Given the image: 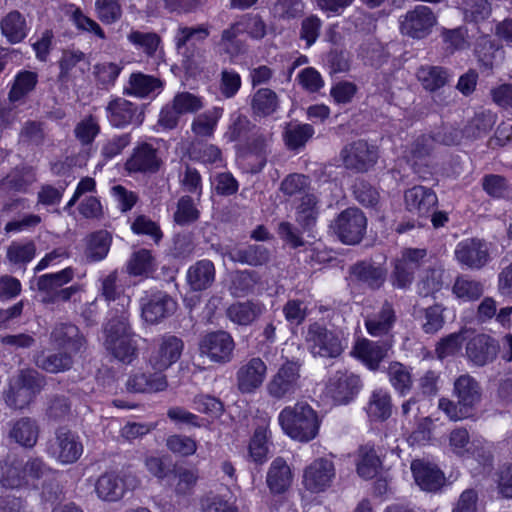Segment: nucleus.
Listing matches in <instances>:
<instances>
[{"label": "nucleus", "mask_w": 512, "mask_h": 512, "mask_svg": "<svg viewBox=\"0 0 512 512\" xmlns=\"http://www.w3.org/2000/svg\"><path fill=\"white\" fill-rule=\"evenodd\" d=\"M305 343L315 357L337 358L344 350L340 338L318 322L311 323L307 327Z\"/></svg>", "instance_id": "423d86ee"}, {"label": "nucleus", "mask_w": 512, "mask_h": 512, "mask_svg": "<svg viewBox=\"0 0 512 512\" xmlns=\"http://www.w3.org/2000/svg\"><path fill=\"white\" fill-rule=\"evenodd\" d=\"M14 379L20 386L36 397L46 384L45 376L32 368L21 369L18 371Z\"/></svg>", "instance_id": "e2e57ef3"}, {"label": "nucleus", "mask_w": 512, "mask_h": 512, "mask_svg": "<svg viewBox=\"0 0 512 512\" xmlns=\"http://www.w3.org/2000/svg\"><path fill=\"white\" fill-rule=\"evenodd\" d=\"M74 277V270L67 267L56 273L44 274L37 279V289L42 295V303L55 304L69 301L75 294L81 290V286L76 284L70 287L63 286Z\"/></svg>", "instance_id": "20e7f679"}, {"label": "nucleus", "mask_w": 512, "mask_h": 512, "mask_svg": "<svg viewBox=\"0 0 512 512\" xmlns=\"http://www.w3.org/2000/svg\"><path fill=\"white\" fill-rule=\"evenodd\" d=\"M83 256L88 263L99 262L106 258L112 244V235L107 230H98L88 234L85 239Z\"/></svg>", "instance_id": "c85d7f7f"}, {"label": "nucleus", "mask_w": 512, "mask_h": 512, "mask_svg": "<svg viewBox=\"0 0 512 512\" xmlns=\"http://www.w3.org/2000/svg\"><path fill=\"white\" fill-rule=\"evenodd\" d=\"M235 342L230 333L218 330L207 333L200 342V351L212 362L226 364L233 359Z\"/></svg>", "instance_id": "9b49d317"}, {"label": "nucleus", "mask_w": 512, "mask_h": 512, "mask_svg": "<svg viewBox=\"0 0 512 512\" xmlns=\"http://www.w3.org/2000/svg\"><path fill=\"white\" fill-rule=\"evenodd\" d=\"M452 291L463 301H476L483 295L484 286L480 281L459 276L455 280Z\"/></svg>", "instance_id": "3c124183"}, {"label": "nucleus", "mask_w": 512, "mask_h": 512, "mask_svg": "<svg viewBox=\"0 0 512 512\" xmlns=\"http://www.w3.org/2000/svg\"><path fill=\"white\" fill-rule=\"evenodd\" d=\"M38 82V75L33 71H21L14 80V83L9 91L8 98L11 102H17L28 93L33 91Z\"/></svg>", "instance_id": "8fccbe9b"}, {"label": "nucleus", "mask_w": 512, "mask_h": 512, "mask_svg": "<svg viewBox=\"0 0 512 512\" xmlns=\"http://www.w3.org/2000/svg\"><path fill=\"white\" fill-rule=\"evenodd\" d=\"M225 255L232 261L251 267L267 265L271 260V251L262 244H249L228 250Z\"/></svg>", "instance_id": "a878e982"}, {"label": "nucleus", "mask_w": 512, "mask_h": 512, "mask_svg": "<svg viewBox=\"0 0 512 512\" xmlns=\"http://www.w3.org/2000/svg\"><path fill=\"white\" fill-rule=\"evenodd\" d=\"M391 385L400 395H406L412 388V377L408 367L400 362H391L388 367Z\"/></svg>", "instance_id": "603ef678"}, {"label": "nucleus", "mask_w": 512, "mask_h": 512, "mask_svg": "<svg viewBox=\"0 0 512 512\" xmlns=\"http://www.w3.org/2000/svg\"><path fill=\"white\" fill-rule=\"evenodd\" d=\"M161 159L157 149L143 142L134 147L132 154L125 163V169L133 173H155L159 170Z\"/></svg>", "instance_id": "5701e85b"}, {"label": "nucleus", "mask_w": 512, "mask_h": 512, "mask_svg": "<svg viewBox=\"0 0 512 512\" xmlns=\"http://www.w3.org/2000/svg\"><path fill=\"white\" fill-rule=\"evenodd\" d=\"M456 260L470 270L482 269L490 260L489 248L484 240L465 239L455 249Z\"/></svg>", "instance_id": "dca6fc26"}, {"label": "nucleus", "mask_w": 512, "mask_h": 512, "mask_svg": "<svg viewBox=\"0 0 512 512\" xmlns=\"http://www.w3.org/2000/svg\"><path fill=\"white\" fill-rule=\"evenodd\" d=\"M267 366L260 357L243 363L236 372V385L242 394L254 393L264 382Z\"/></svg>", "instance_id": "f3484780"}, {"label": "nucleus", "mask_w": 512, "mask_h": 512, "mask_svg": "<svg viewBox=\"0 0 512 512\" xmlns=\"http://www.w3.org/2000/svg\"><path fill=\"white\" fill-rule=\"evenodd\" d=\"M184 342L181 338L165 334L159 340L149 357L153 373L137 371L126 381V389L131 393H156L167 389L168 381L163 371L176 363L183 352Z\"/></svg>", "instance_id": "f257e3e1"}, {"label": "nucleus", "mask_w": 512, "mask_h": 512, "mask_svg": "<svg viewBox=\"0 0 512 512\" xmlns=\"http://www.w3.org/2000/svg\"><path fill=\"white\" fill-rule=\"evenodd\" d=\"M482 189L492 198H506L510 192L507 179L498 174H486L482 178Z\"/></svg>", "instance_id": "774afa93"}, {"label": "nucleus", "mask_w": 512, "mask_h": 512, "mask_svg": "<svg viewBox=\"0 0 512 512\" xmlns=\"http://www.w3.org/2000/svg\"><path fill=\"white\" fill-rule=\"evenodd\" d=\"M352 281L358 286L377 291L387 280L388 270L384 264L372 260L358 261L349 268Z\"/></svg>", "instance_id": "ddd939ff"}, {"label": "nucleus", "mask_w": 512, "mask_h": 512, "mask_svg": "<svg viewBox=\"0 0 512 512\" xmlns=\"http://www.w3.org/2000/svg\"><path fill=\"white\" fill-rule=\"evenodd\" d=\"M177 304L165 292H157L141 299V313L147 323L156 324L171 316Z\"/></svg>", "instance_id": "a211bd4d"}, {"label": "nucleus", "mask_w": 512, "mask_h": 512, "mask_svg": "<svg viewBox=\"0 0 512 512\" xmlns=\"http://www.w3.org/2000/svg\"><path fill=\"white\" fill-rule=\"evenodd\" d=\"M454 395L462 411L469 413L480 403L482 388L480 383L469 374L460 375L454 382Z\"/></svg>", "instance_id": "b1692460"}, {"label": "nucleus", "mask_w": 512, "mask_h": 512, "mask_svg": "<svg viewBox=\"0 0 512 512\" xmlns=\"http://www.w3.org/2000/svg\"><path fill=\"white\" fill-rule=\"evenodd\" d=\"M392 408L391 396L387 391L382 389L373 391L367 408L371 418L385 421L392 415Z\"/></svg>", "instance_id": "c03bdc74"}, {"label": "nucleus", "mask_w": 512, "mask_h": 512, "mask_svg": "<svg viewBox=\"0 0 512 512\" xmlns=\"http://www.w3.org/2000/svg\"><path fill=\"white\" fill-rule=\"evenodd\" d=\"M117 278V272L113 271L101 280V295L107 302L117 300L118 305L122 308L120 311L122 313L126 312L125 307L129 306L130 297L122 293V290L116 284Z\"/></svg>", "instance_id": "864d4df0"}, {"label": "nucleus", "mask_w": 512, "mask_h": 512, "mask_svg": "<svg viewBox=\"0 0 512 512\" xmlns=\"http://www.w3.org/2000/svg\"><path fill=\"white\" fill-rule=\"evenodd\" d=\"M106 114L109 123L115 128L128 125L138 127L144 121L143 108L121 97H116L107 104Z\"/></svg>", "instance_id": "4468645a"}, {"label": "nucleus", "mask_w": 512, "mask_h": 512, "mask_svg": "<svg viewBox=\"0 0 512 512\" xmlns=\"http://www.w3.org/2000/svg\"><path fill=\"white\" fill-rule=\"evenodd\" d=\"M393 346V339L385 338L382 341L361 339L356 342L352 353L360 359L370 370H377L380 363L388 356Z\"/></svg>", "instance_id": "6ab92c4d"}, {"label": "nucleus", "mask_w": 512, "mask_h": 512, "mask_svg": "<svg viewBox=\"0 0 512 512\" xmlns=\"http://www.w3.org/2000/svg\"><path fill=\"white\" fill-rule=\"evenodd\" d=\"M23 467L28 487L35 489L39 488L40 481L45 483L54 474L53 469L39 457H30Z\"/></svg>", "instance_id": "a19ab883"}, {"label": "nucleus", "mask_w": 512, "mask_h": 512, "mask_svg": "<svg viewBox=\"0 0 512 512\" xmlns=\"http://www.w3.org/2000/svg\"><path fill=\"white\" fill-rule=\"evenodd\" d=\"M74 354L59 350L53 353H40L34 357V363L39 368L48 373L57 374L68 371L74 364Z\"/></svg>", "instance_id": "f704fd0d"}, {"label": "nucleus", "mask_w": 512, "mask_h": 512, "mask_svg": "<svg viewBox=\"0 0 512 512\" xmlns=\"http://www.w3.org/2000/svg\"><path fill=\"white\" fill-rule=\"evenodd\" d=\"M437 24V15L426 5H416L399 19L402 35L421 40L429 36Z\"/></svg>", "instance_id": "6e6552de"}, {"label": "nucleus", "mask_w": 512, "mask_h": 512, "mask_svg": "<svg viewBox=\"0 0 512 512\" xmlns=\"http://www.w3.org/2000/svg\"><path fill=\"white\" fill-rule=\"evenodd\" d=\"M222 113L223 108L215 107L212 110L199 114L191 124L192 132L200 137H211Z\"/></svg>", "instance_id": "49530a36"}, {"label": "nucleus", "mask_w": 512, "mask_h": 512, "mask_svg": "<svg viewBox=\"0 0 512 512\" xmlns=\"http://www.w3.org/2000/svg\"><path fill=\"white\" fill-rule=\"evenodd\" d=\"M314 133L310 124L288 123L284 128L283 139L289 150L296 151L304 148Z\"/></svg>", "instance_id": "ea45409f"}, {"label": "nucleus", "mask_w": 512, "mask_h": 512, "mask_svg": "<svg viewBox=\"0 0 512 512\" xmlns=\"http://www.w3.org/2000/svg\"><path fill=\"white\" fill-rule=\"evenodd\" d=\"M48 453L63 464H71L82 455L83 445L76 433L61 427L56 430L55 438L49 444Z\"/></svg>", "instance_id": "9d476101"}, {"label": "nucleus", "mask_w": 512, "mask_h": 512, "mask_svg": "<svg viewBox=\"0 0 512 512\" xmlns=\"http://www.w3.org/2000/svg\"><path fill=\"white\" fill-rule=\"evenodd\" d=\"M215 266L212 261L203 259L191 265L187 271V283L192 291H203L215 281Z\"/></svg>", "instance_id": "7c9ffc66"}, {"label": "nucleus", "mask_w": 512, "mask_h": 512, "mask_svg": "<svg viewBox=\"0 0 512 512\" xmlns=\"http://www.w3.org/2000/svg\"><path fill=\"white\" fill-rule=\"evenodd\" d=\"M200 217V211L196 207L192 197L184 195L177 202L173 219L180 226H187L195 223Z\"/></svg>", "instance_id": "13d9d810"}, {"label": "nucleus", "mask_w": 512, "mask_h": 512, "mask_svg": "<svg viewBox=\"0 0 512 512\" xmlns=\"http://www.w3.org/2000/svg\"><path fill=\"white\" fill-rule=\"evenodd\" d=\"M300 368L301 363L298 360L286 359L267 383L268 395L275 400L292 398L301 387Z\"/></svg>", "instance_id": "39448f33"}, {"label": "nucleus", "mask_w": 512, "mask_h": 512, "mask_svg": "<svg viewBox=\"0 0 512 512\" xmlns=\"http://www.w3.org/2000/svg\"><path fill=\"white\" fill-rule=\"evenodd\" d=\"M2 35L11 44L20 43L27 36V25L23 15L17 11H10L0 21Z\"/></svg>", "instance_id": "4c0bfd02"}, {"label": "nucleus", "mask_w": 512, "mask_h": 512, "mask_svg": "<svg viewBox=\"0 0 512 512\" xmlns=\"http://www.w3.org/2000/svg\"><path fill=\"white\" fill-rule=\"evenodd\" d=\"M396 319V312L392 303L385 300L380 310L366 319L365 326L368 333L373 337L393 339L391 331Z\"/></svg>", "instance_id": "bb28decb"}, {"label": "nucleus", "mask_w": 512, "mask_h": 512, "mask_svg": "<svg viewBox=\"0 0 512 512\" xmlns=\"http://www.w3.org/2000/svg\"><path fill=\"white\" fill-rule=\"evenodd\" d=\"M127 489L125 479L114 472L104 473L95 483V492L97 496L108 502L120 500Z\"/></svg>", "instance_id": "c756f323"}, {"label": "nucleus", "mask_w": 512, "mask_h": 512, "mask_svg": "<svg viewBox=\"0 0 512 512\" xmlns=\"http://www.w3.org/2000/svg\"><path fill=\"white\" fill-rule=\"evenodd\" d=\"M104 332L105 347L115 358L128 364L136 358L137 343L126 312L111 318Z\"/></svg>", "instance_id": "7ed1b4c3"}, {"label": "nucleus", "mask_w": 512, "mask_h": 512, "mask_svg": "<svg viewBox=\"0 0 512 512\" xmlns=\"http://www.w3.org/2000/svg\"><path fill=\"white\" fill-rule=\"evenodd\" d=\"M404 202L409 212L426 216L437 205L438 198L431 188L417 185L405 191Z\"/></svg>", "instance_id": "393cba45"}, {"label": "nucleus", "mask_w": 512, "mask_h": 512, "mask_svg": "<svg viewBox=\"0 0 512 512\" xmlns=\"http://www.w3.org/2000/svg\"><path fill=\"white\" fill-rule=\"evenodd\" d=\"M86 55L80 50L65 49L58 61L59 74L58 81L67 83L72 79L71 71L78 63L85 60Z\"/></svg>", "instance_id": "69168bd1"}, {"label": "nucleus", "mask_w": 512, "mask_h": 512, "mask_svg": "<svg viewBox=\"0 0 512 512\" xmlns=\"http://www.w3.org/2000/svg\"><path fill=\"white\" fill-rule=\"evenodd\" d=\"M416 78L424 90L433 93V101L438 106H448L452 99L444 92H439L450 82L451 73L449 69L436 65H421L416 70Z\"/></svg>", "instance_id": "1a4fd4ad"}, {"label": "nucleus", "mask_w": 512, "mask_h": 512, "mask_svg": "<svg viewBox=\"0 0 512 512\" xmlns=\"http://www.w3.org/2000/svg\"><path fill=\"white\" fill-rule=\"evenodd\" d=\"M457 3L466 23L479 24L492 14V0H458Z\"/></svg>", "instance_id": "58836bf2"}, {"label": "nucleus", "mask_w": 512, "mask_h": 512, "mask_svg": "<svg viewBox=\"0 0 512 512\" xmlns=\"http://www.w3.org/2000/svg\"><path fill=\"white\" fill-rule=\"evenodd\" d=\"M381 461L373 447L368 445L359 448V459L357 462V473L363 479H372L377 473Z\"/></svg>", "instance_id": "a18cd8bd"}, {"label": "nucleus", "mask_w": 512, "mask_h": 512, "mask_svg": "<svg viewBox=\"0 0 512 512\" xmlns=\"http://www.w3.org/2000/svg\"><path fill=\"white\" fill-rule=\"evenodd\" d=\"M260 276L254 270H238L232 277L229 292L233 297H244L259 283Z\"/></svg>", "instance_id": "79ce46f5"}, {"label": "nucleus", "mask_w": 512, "mask_h": 512, "mask_svg": "<svg viewBox=\"0 0 512 512\" xmlns=\"http://www.w3.org/2000/svg\"><path fill=\"white\" fill-rule=\"evenodd\" d=\"M210 31L206 25H198L193 27H179L175 36V41L185 44L189 47L194 45L196 47H206L205 40L209 37Z\"/></svg>", "instance_id": "4d7b16f0"}, {"label": "nucleus", "mask_w": 512, "mask_h": 512, "mask_svg": "<svg viewBox=\"0 0 512 512\" xmlns=\"http://www.w3.org/2000/svg\"><path fill=\"white\" fill-rule=\"evenodd\" d=\"M444 311L445 307L438 303L418 310L422 318V329L426 334H435L443 328L445 323Z\"/></svg>", "instance_id": "6e6d98bb"}, {"label": "nucleus", "mask_w": 512, "mask_h": 512, "mask_svg": "<svg viewBox=\"0 0 512 512\" xmlns=\"http://www.w3.org/2000/svg\"><path fill=\"white\" fill-rule=\"evenodd\" d=\"M162 81L152 75L141 72L132 73L129 77L128 86L124 88V94L145 98L156 90L162 88Z\"/></svg>", "instance_id": "c9c22d12"}, {"label": "nucleus", "mask_w": 512, "mask_h": 512, "mask_svg": "<svg viewBox=\"0 0 512 512\" xmlns=\"http://www.w3.org/2000/svg\"><path fill=\"white\" fill-rule=\"evenodd\" d=\"M121 70V66L112 62H103L94 65L93 74L96 80V85L101 89H110L114 86Z\"/></svg>", "instance_id": "680f3d73"}, {"label": "nucleus", "mask_w": 512, "mask_h": 512, "mask_svg": "<svg viewBox=\"0 0 512 512\" xmlns=\"http://www.w3.org/2000/svg\"><path fill=\"white\" fill-rule=\"evenodd\" d=\"M251 110L253 115L268 117L279 109L280 101L277 93L270 88H259L251 98Z\"/></svg>", "instance_id": "e433bc0d"}, {"label": "nucleus", "mask_w": 512, "mask_h": 512, "mask_svg": "<svg viewBox=\"0 0 512 512\" xmlns=\"http://www.w3.org/2000/svg\"><path fill=\"white\" fill-rule=\"evenodd\" d=\"M278 422L283 432L291 439L307 443L317 437L321 419L308 403L297 402L281 410Z\"/></svg>", "instance_id": "f03ea898"}, {"label": "nucleus", "mask_w": 512, "mask_h": 512, "mask_svg": "<svg viewBox=\"0 0 512 512\" xmlns=\"http://www.w3.org/2000/svg\"><path fill=\"white\" fill-rule=\"evenodd\" d=\"M361 380L359 376L337 371L327 385L328 394L337 404H347L359 392Z\"/></svg>", "instance_id": "412c9836"}, {"label": "nucleus", "mask_w": 512, "mask_h": 512, "mask_svg": "<svg viewBox=\"0 0 512 512\" xmlns=\"http://www.w3.org/2000/svg\"><path fill=\"white\" fill-rule=\"evenodd\" d=\"M498 342L487 334H477L466 344L468 359L478 367L493 362L499 352Z\"/></svg>", "instance_id": "aec40b11"}, {"label": "nucleus", "mask_w": 512, "mask_h": 512, "mask_svg": "<svg viewBox=\"0 0 512 512\" xmlns=\"http://www.w3.org/2000/svg\"><path fill=\"white\" fill-rule=\"evenodd\" d=\"M292 472L282 457L275 458L267 472L266 483L273 494L284 493L291 485Z\"/></svg>", "instance_id": "473e14b6"}, {"label": "nucleus", "mask_w": 512, "mask_h": 512, "mask_svg": "<svg viewBox=\"0 0 512 512\" xmlns=\"http://www.w3.org/2000/svg\"><path fill=\"white\" fill-rule=\"evenodd\" d=\"M367 228V218L356 208L343 210L331 224V229L338 239L347 245H356L363 239Z\"/></svg>", "instance_id": "0eeeda50"}, {"label": "nucleus", "mask_w": 512, "mask_h": 512, "mask_svg": "<svg viewBox=\"0 0 512 512\" xmlns=\"http://www.w3.org/2000/svg\"><path fill=\"white\" fill-rule=\"evenodd\" d=\"M335 476L336 469L333 461L320 457L304 469L303 485L310 492H324L331 487Z\"/></svg>", "instance_id": "f8f14e48"}, {"label": "nucleus", "mask_w": 512, "mask_h": 512, "mask_svg": "<svg viewBox=\"0 0 512 512\" xmlns=\"http://www.w3.org/2000/svg\"><path fill=\"white\" fill-rule=\"evenodd\" d=\"M344 166L356 172H367L378 159L377 148L364 140L355 141L341 151Z\"/></svg>", "instance_id": "2eb2a0df"}, {"label": "nucleus", "mask_w": 512, "mask_h": 512, "mask_svg": "<svg viewBox=\"0 0 512 512\" xmlns=\"http://www.w3.org/2000/svg\"><path fill=\"white\" fill-rule=\"evenodd\" d=\"M268 428L258 426L249 443V453L253 461L263 463L269 451L268 448Z\"/></svg>", "instance_id": "0e129e2a"}, {"label": "nucleus", "mask_w": 512, "mask_h": 512, "mask_svg": "<svg viewBox=\"0 0 512 512\" xmlns=\"http://www.w3.org/2000/svg\"><path fill=\"white\" fill-rule=\"evenodd\" d=\"M155 261L151 251L140 249L127 262V272L133 276L147 275L154 270Z\"/></svg>", "instance_id": "052dcab7"}, {"label": "nucleus", "mask_w": 512, "mask_h": 512, "mask_svg": "<svg viewBox=\"0 0 512 512\" xmlns=\"http://www.w3.org/2000/svg\"><path fill=\"white\" fill-rule=\"evenodd\" d=\"M4 397L6 404L14 409L27 407L35 398L31 392L20 386L14 379L10 380L9 389L5 392Z\"/></svg>", "instance_id": "338daca9"}, {"label": "nucleus", "mask_w": 512, "mask_h": 512, "mask_svg": "<svg viewBox=\"0 0 512 512\" xmlns=\"http://www.w3.org/2000/svg\"><path fill=\"white\" fill-rule=\"evenodd\" d=\"M318 200L314 194L305 193L297 208V222L304 230H310L316 223L318 217Z\"/></svg>", "instance_id": "09e8293b"}, {"label": "nucleus", "mask_w": 512, "mask_h": 512, "mask_svg": "<svg viewBox=\"0 0 512 512\" xmlns=\"http://www.w3.org/2000/svg\"><path fill=\"white\" fill-rule=\"evenodd\" d=\"M264 306L259 302L247 300L235 302L226 310L227 318L240 326H248L256 321L263 313Z\"/></svg>", "instance_id": "72a5a7b5"}, {"label": "nucleus", "mask_w": 512, "mask_h": 512, "mask_svg": "<svg viewBox=\"0 0 512 512\" xmlns=\"http://www.w3.org/2000/svg\"><path fill=\"white\" fill-rule=\"evenodd\" d=\"M496 122V115L491 111H481L467 123L463 135L469 139H477L487 135Z\"/></svg>", "instance_id": "37998d69"}, {"label": "nucleus", "mask_w": 512, "mask_h": 512, "mask_svg": "<svg viewBox=\"0 0 512 512\" xmlns=\"http://www.w3.org/2000/svg\"><path fill=\"white\" fill-rule=\"evenodd\" d=\"M50 341L59 348L72 354L83 352L87 341L79 328L71 323H59L50 333Z\"/></svg>", "instance_id": "4be33fe9"}, {"label": "nucleus", "mask_w": 512, "mask_h": 512, "mask_svg": "<svg viewBox=\"0 0 512 512\" xmlns=\"http://www.w3.org/2000/svg\"><path fill=\"white\" fill-rule=\"evenodd\" d=\"M411 470L419 487L428 492L439 490L445 482L443 472L435 465L421 460H414Z\"/></svg>", "instance_id": "cd10ccee"}, {"label": "nucleus", "mask_w": 512, "mask_h": 512, "mask_svg": "<svg viewBox=\"0 0 512 512\" xmlns=\"http://www.w3.org/2000/svg\"><path fill=\"white\" fill-rule=\"evenodd\" d=\"M175 45L178 54L182 57V64L186 70H197L207 62L206 47H196L194 45L187 47L178 41H175Z\"/></svg>", "instance_id": "de8ad7c7"}, {"label": "nucleus", "mask_w": 512, "mask_h": 512, "mask_svg": "<svg viewBox=\"0 0 512 512\" xmlns=\"http://www.w3.org/2000/svg\"><path fill=\"white\" fill-rule=\"evenodd\" d=\"M39 427L29 417H23L11 424L8 437L11 441L24 448H33L38 440Z\"/></svg>", "instance_id": "2f4dec72"}, {"label": "nucleus", "mask_w": 512, "mask_h": 512, "mask_svg": "<svg viewBox=\"0 0 512 512\" xmlns=\"http://www.w3.org/2000/svg\"><path fill=\"white\" fill-rule=\"evenodd\" d=\"M444 269L440 265L429 266L418 283L419 293L428 296L439 291L443 285Z\"/></svg>", "instance_id": "bf43d9fd"}, {"label": "nucleus", "mask_w": 512, "mask_h": 512, "mask_svg": "<svg viewBox=\"0 0 512 512\" xmlns=\"http://www.w3.org/2000/svg\"><path fill=\"white\" fill-rule=\"evenodd\" d=\"M127 39L148 57H154L161 44V37L155 32L133 30L127 35Z\"/></svg>", "instance_id": "5fc2aeb1"}]
</instances>
